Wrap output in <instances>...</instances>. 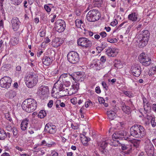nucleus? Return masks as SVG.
I'll return each mask as SVG.
<instances>
[{"instance_id": "obj_5", "label": "nucleus", "mask_w": 156, "mask_h": 156, "mask_svg": "<svg viewBox=\"0 0 156 156\" xmlns=\"http://www.w3.org/2000/svg\"><path fill=\"white\" fill-rule=\"evenodd\" d=\"M60 80L59 79V80L54 84L52 90V94L54 93H55L56 95L57 94L58 96H56V98L62 97L61 93H62L63 90L65 89V87H63V83L60 81Z\"/></svg>"}, {"instance_id": "obj_3", "label": "nucleus", "mask_w": 156, "mask_h": 156, "mask_svg": "<svg viewBox=\"0 0 156 156\" xmlns=\"http://www.w3.org/2000/svg\"><path fill=\"white\" fill-rule=\"evenodd\" d=\"M26 84L27 86L30 88H31L36 86L38 81L37 75L34 73L28 74L25 77Z\"/></svg>"}, {"instance_id": "obj_55", "label": "nucleus", "mask_w": 156, "mask_h": 156, "mask_svg": "<svg viewBox=\"0 0 156 156\" xmlns=\"http://www.w3.org/2000/svg\"><path fill=\"white\" fill-rule=\"evenodd\" d=\"M118 21L116 19H115V20L112 22L110 25L111 26H112L113 27L115 26H116L118 24Z\"/></svg>"}, {"instance_id": "obj_38", "label": "nucleus", "mask_w": 156, "mask_h": 156, "mask_svg": "<svg viewBox=\"0 0 156 156\" xmlns=\"http://www.w3.org/2000/svg\"><path fill=\"white\" fill-rule=\"evenodd\" d=\"M7 137L6 133L3 130L0 131V140H4Z\"/></svg>"}, {"instance_id": "obj_13", "label": "nucleus", "mask_w": 156, "mask_h": 156, "mask_svg": "<svg viewBox=\"0 0 156 156\" xmlns=\"http://www.w3.org/2000/svg\"><path fill=\"white\" fill-rule=\"evenodd\" d=\"M126 135V131L120 130L115 132L112 135V138L113 140L117 139L122 138H123L124 139L128 141L130 140V138L128 137L124 136Z\"/></svg>"}, {"instance_id": "obj_14", "label": "nucleus", "mask_w": 156, "mask_h": 156, "mask_svg": "<svg viewBox=\"0 0 156 156\" xmlns=\"http://www.w3.org/2000/svg\"><path fill=\"white\" fill-rule=\"evenodd\" d=\"M72 78L71 75L69 73H64L62 74L59 77V80L62 79V83L64 82V85L66 87H69L70 84V83L69 81L71 80Z\"/></svg>"}, {"instance_id": "obj_54", "label": "nucleus", "mask_w": 156, "mask_h": 156, "mask_svg": "<svg viewBox=\"0 0 156 156\" xmlns=\"http://www.w3.org/2000/svg\"><path fill=\"white\" fill-rule=\"evenodd\" d=\"M100 151L105 155L108 154V151L106 148L103 149L102 150H100Z\"/></svg>"}, {"instance_id": "obj_12", "label": "nucleus", "mask_w": 156, "mask_h": 156, "mask_svg": "<svg viewBox=\"0 0 156 156\" xmlns=\"http://www.w3.org/2000/svg\"><path fill=\"white\" fill-rule=\"evenodd\" d=\"M12 82V80L9 77L5 76L0 80V86L3 88L9 87Z\"/></svg>"}, {"instance_id": "obj_41", "label": "nucleus", "mask_w": 156, "mask_h": 156, "mask_svg": "<svg viewBox=\"0 0 156 156\" xmlns=\"http://www.w3.org/2000/svg\"><path fill=\"white\" fill-rule=\"evenodd\" d=\"M12 3L15 5H19L22 2V0H12Z\"/></svg>"}, {"instance_id": "obj_24", "label": "nucleus", "mask_w": 156, "mask_h": 156, "mask_svg": "<svg viewBox=\"0 0 156 156\" xmlns=\"http://www.w3.org/2000/svg\"><path fill=\"white\" fill-rule=\"evenodd\" d=\"M42 62L46 66H49L51 64L52 62V59L48 56H44L43 57Z\"/></svg>"}, {"instance_id": "obj_8", "label": "nucleus", "mask_w": 156, "mask_h": 156, "mask_svg": "<svg viewBox=\"0 0 156 156\" xmlns=\"http://www.w3.org/2000/svg\"><path fill=\"white\" fill-rule=\"evenodd\" d=\"M139 60L142 64L145 66H149L151 63V58L144 53H142L139 57Z\"/></svg>"}, {"instance_id": "obj_29", "label": "nucleus", "mask_w": 156, "mask_h": 156, "mask_svg": "<svg viewBox=\"0 0 156 156\" xmlns=\"http://www.w3.org/2000/svg\"><path fill=\"white\" fill-rule=\"evenodd\" d=\"M110 141L108 140L107 141L105 140V141H102L101 143H100L99 145L100 150L106 148V147L107 146L108 144H109Z\"/></svg>"}, {"instance_id": "obj_33", "label": "nucleus", "mask_w": 156, "mask_h": 156, "mask_svg": "<svg viewBox=\"0 0 156 156\" xmlns=\"http://www.w3.org/2000/svg\"><path fill=\"white\" fill-rule=\"evenodd\" d=\"M122 107V110L126 113L129 114L130 113V108L129 107L123 105Z\"/></svg>"}, {"instance_id": "obj_51", "label": "nucleus", "mask_w": 156, "mask_h": 156, "mask_svg": "<svg viewBox=\"0 0 156 156\" xmlns=\"http://www.w3.org/2000/svg\"><path fill=\"white\" fill-rule=\"evenodd\" d=\"M144 109L145 110L146 109L147 110H148L149 108H150V106L148 102L146 103L145 104H144Z\"/></svg>"}, {"instance_id": "obj_19", "label": "nucleus", "mask_w": 156, "mask_h": 156, "mask_svg": "<svg viewBox=\"0 0 156 156\" xmlns=\"http://www.w3.org/2000/svg\"><path fill=\"white\" fill-rule=\"evenodd\" d=\"M11 23L13 30L14 31L17 30L19 28V26L20 24L18 18L17 17L13 18L11 20Z\"/></svg>"}, {"instance_id": "obj_37", "label": "nucleus", "mask_w": 156, "mask_h": 156, "mask_svg": "<svg viewBox=\"0 0 156 156\" xmlns=\"http://www.w3.org/2000/svg\"><path fill=\"white\" fill-rule=\"evenodd\" d=\"M46 115V112L44 110H41L37 115L38 117L40 119L44 118Z\"/></svg>"}, {"instance_id": "obj_10", "label": "nucleus", "mask_w": 156, "mask_h": 156, "mask_svg": "<svg viewBox=\"0 0 156 156\" xmlns=\"http://www.w3.org/2000/svg\"><path fill=\"white\" fill-rule=\"evenodd\" d=\"M145 150L148 156H151L154 154V147L150 140L147 139L145 142Z\"/></svg>"}, {"instance_id": "obj_40", "label": "nucleus", "mask_w": 156, "mask_h": 156, "mask_svg": "<svg viewBox=\"0 0 156 156\" xmlns=\"http://www.w3.org/2000/svg\"><path fill=\"white\" fill-rule=\"evenodd\" d=\"M122 92L124 94L129 98H131L133 97L132 94L130 93V92L129 91L123 90Z\"/></svg>"}, {"instance_id": "obj_23", "label": "nucleus", "mask_w": 156, "mask_h": 156, "mask_svg": "<svg viewBox=\"0 0 156 156\" xmlns=\"http://www.w3.org/2000/svg\"><path fill=\"white\" fill-rule=\"evenodd\" d=\"M38 90L39 93H41L42 95L49 93V88L47 86L42 85L39 87Z\"/></svg>"}, {"instance_id": "obj_31", "label": "nucleus", "mask_w": 156, "mask_h": 156, "mask_svg": "<svg viewBox=\"0 0 156 156\" xmlns=\"http://www.w3.org/2000/svg\"><path fill=\"white\" fill-rule=\"evenodd\" d=\"M7 96L10 98H12L16 95V92L14 90H10L6 94Z\"/></svg>"}, {"instance_id": "obj_42", "label": "nucleus", "mask_w": 156, "mask_h": 156, "mask_svg": "<svg viewBox=\"0 0 156 156\" xmlns=\"http://www.w3.org/2000/svg\"><path fill=\"white\" fill-rule=\"evenodd\" d=\"M107 41L108 42L111 43H116L118 41L116 38L112 39L110 38H108Z\"/></svg>"}, {"instance_id": "obj_32", "label": "nucleus", "mask_w": 156, "mask_h": 156, "mask_svg": "<svg viewBox=\"0 0 156 156\" xmlns=\"http://www.w3.org/2000/svg\"><path fill=\"white\" fill-rule=\"evenodd\" d=\"M67 91V90H66ZM77 92V90L73 87L72 85L70 87V90L69 91H66L65 92V95H68L70 96L73 94L76 93Z\"/></svg>"}, {"instance_id": "obj_28", "label": "nucleus", "mask_w": 156, "mask_h": 156, "mask_svg": "<svg viewBox=\"0 0 156 156\" xmlns=\"http://www.w3.org/2000/svg\"><path fill=\"white\" fill-rule=\"evenodd\" d=\"M18 41L19 40L16 37H13L10 39L9 44H10V47L15 46L18 43Z\"/></svg>"}, {"instance_id": "obj_60", "label": "nucleus", "mask_w": 156, "mask_h": 156, "mask_svg": "<svg viewBox=\"0 0 156 156\" xmlns=\"http://www.w3.org/2000/svg\"><path fill=\"white\" fill-rule=\"evenodd\" d=\"M53 105V101L51 100L49 101V102L48 104V106L49 108H51Z\"/></svg>"}, {"instance_id": "obj_49", "label": "nucleus", "mask_w": 156, "mask_h": 156, "mask_svg": "<svg viewBox=\"0 0 156 156\" xmlns=\"http://www.w3.org/2000/svg\"><path fill=\"white\" fill-rule=\"evenodd\" d=\"M56 145V144L53 142H50L49 143H47V144L45 145V146L48 147H51L54 146Z\"/></svg>"}, {"instance_id": "obj_52", "label": "nucleus", "mask_w": 156, "mask_h": 156, "mask_svg": "<svg viewBox=\"0 0 156 156\" xmlns=\"http://www.w3.org/2000/svg\"><path fill=\"white\" fill-rule=\"evenodd\" d=\"M34 128H29L28 130V132L30 134H32L34 133Z\"/></svg>"}, {"instance_id": "obj_36", "label": "nucleus", "mask_w": 156, "mask_h": 156, "mask_svg": "<svg viewBox=\"0 0 156 156\" xmlns=\"http://www.w3.org/2000/svg\"><path fill=\"white\" fill-rule=\"evenodd\" d=\"M112 139L113 141L111 143H109L110 145L115 147L120 146L121 144L119 140H116V139Z\"/></svg>"}, {"instance_id": "obj_63", "label": "nucleus", "mask_w": 156, "mask_h": 156, "mask_svg": "<svg viewBox=\"0 0 156 156\" xmlns=\"http://www.w3.org/2000/svg\"><path fill=\"white\" fill-rule=\"evenodd\" d=\"M106 60V57L105 56H102L100 59V61L103 62H105Z\"/></svg>"}, {"instance_id": "obj_44", "label": "nucleus", "mask_w": 156, "mask_h": 156, "mask_svg": "<svg viewBox=\"0 0 156 156\" xmlns=\"http://www.w3.org/2000/svg\"><path fill=\"white\" fill-rule=\"evenodd\" d=\"M44 9L48 12H51V9L50 7L47 5H44Z\"/></svg>"}, {"instance_id": "obj_43", "label": "nucleus", "mask_w": 156, "mask_h": 156, "mask_svg": "<svg viewBox=\"0 0 156 156\" xmlns=\"http://www.w3.org/2000/svg\"><path fill=\"white\" fill-rule=\"evenodd\" d=\"M66 90H67V91H69V90H70V88H69V87L68 88V87H66V88H65V89H64V90H63V92H62V93H61V94H62V97H63L64 96H66L68 95H65V92H66Z\"/></svg>"}, {"instance_id": "obj_59", "label": "nucleus", "mask_w": 156, "mask_h": 156, "mask_svg": "<svg viewBox=\"0 0 156 156\" xmlns=\"http://www.w3.org/2000/svg\"><path fill=\"white\" fill-rule=\"evenodd\" d=\"M98 101L100 104L104 103L105 102V100L102 98H99L98 99Z\"/></svg>"}, {"instance_id": "obj_9", "label": "nucleus", "mask_w": 156, "mask_h": 156, "mask_svg": "<svg viewBox=\"0 0 156 156\" xmlns=\"http://www.w3.org/2000/svg\"><path fill=\"white\" fill-rule=\"evenodd\" d=\"M77 43L79 45L85 48L90 47L92 45L91 41L85 37L79 38L77 40Z\"/></svg>"}, {"instance_id": "obj_6", "label": "nucleus", "mask_w": 156, "mask_h": 156, "mask_svg": "<svg viewBox=\"0 0 156 156\" xmlns=\"http://www.w3.org/2000/svg\"><path fill=\"white\" fill-rule=\"evenodd\" d=\"M100 14L98 10L94 9L90 10L87 15V20L90 22H95L100 19Z\"/></svg>"}, {"instance_id": "obj_18", "label": "nucleus", "mask_w": 156, "mask_h": 156, "mask_svg": "<svg viewBox=\"0 0 156 156\" xmlns=\"http://www.w3.org/2000/svg\"><path fill=\"white\" fill-rule=\"evenodd\" d=\"M71 75L74 80L79 81L80 79L85 77V73L83 72H77L73 73Z\"/></svg>"}, {"instance_id": "obj_46", "label": "nucleus", "mask_w": 156, "mask_h": 156, "mask_svg": "<svg viewBox=\"0 0 156 156\" xmlns=\"http://www.w3.org/2000/svg\"><path fill=\"white\" fill-rule=\"evenodd\" d=\"M80 20H77L75 21V24L76 27L78 28H80L81 26L82 23L79 22Z\"/></svg>"}, {"instance_id": "obj_53", "label": "nucleus", "mask_w": 156, "mask_h": 156, "mask_svg": "<svg viewBox=\"0 0 156 156\" xmlns=\"http://www.w3.org/2000/svg\"><path fill=\"white\" fill-rule=\"evenodd\" d=\"M91 105H92V102L90 100H89V101L85 103V106L86 108L88 107Z\"/></svg>"}, {"instance_id": "obj_34", "label": "nucleus", "mask_w": 156, "mask_h": 156, "mask_svg": "<svg viewBox=\"0 0 156 156\" xmlns=\"http://www.w3.org/2000/svg\"><path fill=\"white\" fill-rule=\"evenodd\" d=\"M119 150V149L118 148L115 149H111V151L112 152V156H118L119 154H120L118 153Z\"/></svg>"}, {"instance_id": "obj_30", "label": "nucleus", "mask_w": 156, "mask_h": 156, "mask_svg": "<svg viewBox=\"0 0 156 156\" xmlns=\"http://www.w3.org/2000/svg\"><path fill=\"white\" fill-rule=\"evenodd\" d=\"M140 143V140H133L132 142V144L130 145L132 148V150H134L133 147H134L137 148L139 147Z\"/></svg>"}, {"instance_id": "obj_1", "label": "nucleus", "mask_w": 156, "mask_h": 156, "mask_svg": "<svg viewBox=\"0 0 156 156\" xmlns=\"http://www.w3.org/2000/svg\"><path fill=\"white\" fill-rule=\"evenodd\" d=\"M130 135L133 136L138 138H141L146 134V131L142 126L136 124L132 126L130 128Z\"/></svg>"}, {"instance_id": "obj_2", "label": "nucleus", "mask_w": 156, "mask_h": 156, "mask_svg": "<svg viewBox=\"0 0 156 156\" xmlns=\"http://www.w3.org/2000/svg\"><path fill=\"white\" fill-rule=\"evenodd\" d=\"M21 106L23 110L27 112L30 113L37 108V103L34 99L28 98L23 101Z\"/></svg>"}, {"instance_id": "obj_25", "label": "nucleus", "mask_w": 156, "mask_h": 156, "mask_svg": "<svg viewBox=\"0 0 156 156\" xmlns=\"http://www.w3.org/2000/svg\"><path fill=\"white\" fill-rule=\"evenodd\" d=\"M121 149L122 150H127V151L125 152V153L126 154H129L132 152V148L130 145L121 144Z\"/></svg>"}, {"instance_id": "obj_50", "label": "nucleus", "mask_w": 156, "mask_h": 156, "mask_svg": "<svg viewBox=\"0 0 156 156\" xmlns=\"http://www.w3.org/2000/svg\"><path fill=\"white\" fill-rule=\"evenodd\" d=\"M107 46L108 44H107V43L105 42H104L102 43L101 47H100L101 48L102 50H103L105 48L107 47Z\"/></svg>"}, {"instance_id": "obj_21", "label": "nucleus", "mask_w": 156, "mask_h": 156, "mask_svg": "<svg viewBox=\"0 0 156 156\" xmlns=\"http://www.w3.org/2000/svg\"><path fill=\"white\" fill-rule=\"evenodd\" d=\"M90 67L95 68L96 70H99L104 67L102 66L100 62L98 59L94 60L93 63L90 65Z\"/></svg>"}, {"instance_id": "obj_48", "label": "nucleus", "mask_w": 156, "mask_h": 156, "mask_svg": "<svg viewBox=\"0 0 156 156\" xmlns=\"http://www.w3.org/2000/svg\"><path fill=\"white\" fill-rule=\"evenodd\" d=\"M101 84L103 88L106 90H107L108 89V86H107L106 83L105 82L103 81L101 83Z\"/></svg>"}, {"instance_id": "obj_22", "label": "nucleus", "mask_w": 156, "mask_h": 156, "mask_svg": "<svg viewBox=\"0 0 156 156\" xmlns=\"http://www.w3.org/2000/svg\"><path fill=\"white\" fill-rule=\"evenodd\" d=\"M63 42V41L61 38L56 37L53 40L51 45L53 47L57 48L62 44Z\"/></svg>"}, {"instance_id": "obj_45", "label": "nucleus", "mask_w": 156, "mask_h": 156, "mask_svg": "<svg viewBox=\"0 0 156 156\" xmlns=\"http://www.w3.org/2000/svg\"><path fill=\"white\" fill-rule=\"evenodd\" d=\"M12 132L13 135L14 137H16L18 134V131L17 129L16 128H13L12 129Z\"/></svg>"}, {"instance_id": "obj_27", "label": "nucleus", "mask_w": 156, "mask_h": 156, "mask_svg": "<svg viewBox=\"0 0 156 156\" xmlns=\"http://www.w3.org/2000/svg\"><path fill=\"white\" fill-rule=\"evenodd\" d=\"M29 122V120L27 119H24L22 121L21 124V128L22 130L24 131L26 129Z\"/></svg>"}, {"instance_id": "obj_58", "label": "nucleus", "mask_w": 156, "mask_h": 156, "mask_svg": "<svg viewBox=\"0 0 156 156\" xmlns=\"http://www.w3.org/2000/svg\"><path fill=\"white\" fill-rule=\"evenodd\" d=\"M99 34L102 38L105 37L107 35L105 31H103L101 32Z\"/></svg>"}, {"instance_id": "obj_57", "label": "nucleus", "mask_w": 156, "mask_h": 156, "mask_svg": "<svg viewBox=\"0 0 156 156\" xmlns=\"http://www.w3.org/2000/svg\"><path fill=\"white\" fill-rule=\"evenodd\" d=\"M117 126H120V127L119 129H122V128L124 127V124L123 122H119L117 124Z\"/></svg>"}, {"instance_id": "obj_61", "label": "nucleus", "mask_w": 156, "mask_h": 156, "mask_svg": "<svg viewBox=\"0 0 156 156\" xmlns=\"http://www.w3.org/2000/svg\"><path fill=\"white\" fill-rule=\"evenodd\" d=\"M95 92L97 94L101 93V90L99 87L98 86L95 88Z\"/></svg>"}, {"instance_id": "obj_11", "label": "nucleus", "mask_w": 156, "mask_h": 156, "mask_svg": "<svg viewBox=\"0 0 156 156\" xmlns=\"http://www.w3.org/2000/svg\"><path fill=\"white\" fill-rule=\"evenodd\" d=\"M66 28V23L65 21L62 20H59L55 22V28L56 31L59 33L63 32Z\"/></svg>"}, {"instance_id": "obj_64", "label": "nucleus", "mask_w": 156, "mask_h": 156, "mask_svg": "<svg viewBox=\"0 0 156 156\" xmlns=\"http://www.w3.org/2000/svg\"><path fill=\"white\" fill-rule=\"evenodd\" d=\"M8 37H6L3 40V43H5V45L6 46H7V42H8Z\"/></svg>"}, {"instance_id": "obj_16", "label": "nucleus", "mask_w": 156, "mask_h": 156, "mask_svg": "<svg viewBox=\"0 0 156 156\" xmlns=\"http://www.w3.org/2000/svg\"><path fill=\"white\" fill-rule=\"evenodd\" d=\"M131 71L132 74L134 76L138 77L141 73V68L139 65H135L131 67Z\"/></svg>"}, {"instance_id": "obj_39", "label": "nucleus", "mask_w": 156, "mask_h": 156, "mask_svg": "<svg viewBox=\"0 0 156 156\" xmlns=\"http://www.w3.org/2000/svg\"><path fill=\"white\" fill-rule=\"evenodd\" d=\"M90 138L84 136V137L81 140V141L83 144L86 145L87 144V142L90 141Z\"/></svg>"}, {"instance_id": "obj_17", "label": "nucleus", "mask_w": 156, "mask_h": 156, "mask_svg": "<svg viewBox=\"0 0 156 156\" xmlns=\"http://www.w3.org/2000/svg\"><path fill=\"white\" fill-rule=\"evenodd\" d=\"M57 129L56 126L53 125H51L47 123L45 125L44 131L45 132L51 134H53L56 133Z\"/></svg>"}, {"instance_id": "obj_26", "label": "nucleus", "mask_w": 156, "mask_h": 156, "mask_svg": "<svg viewBox=\"0 0 156 156\" xmlns=\"http://www.w3.org/2000/svg\"><path fill=\"white\" fill-rule=\"evenodd\" d=\"M138 16L137 13L135 12H133L128 15V18L132 21H135L137 20Z\"/></svg>"}, {"instance_id": "obj_15", "label": "nucleus", "mask_w": 156, "mask_h": 156, "mask_svg": "<svg viewBox=\"0 0 156 156\" xmlns=\"http://www.w3.org/2000/svg\"><path fill=\"white\" fill-rule=\"evenodd\" d=\"M118 111V108L114 107L111 109H109L107 111V114L108 118L109 120H113L115 119L117 116L116 113Z\"/></svg>"}, {"instance_id": "obj_35", "label": "nucleus", "mask_w": 156, "mask_h": 156, "mask_svg": "<svg viewBox=\"0 0 156 156\" xmlns=\"http://www.w3.org/2000/svg\"><path fill=\"white\" fill-rule=\"evenodd\" d=\"M114 67L117 68H122V65L121 62L118 60H115L114 61Z\"/></svg>"}, {"instance_id": "obj_7", "label": "nucleus", "mask_w": 156, "mask_h": 156, "mask_svg": "<svg viewBox=\"0 0 156 156\" xmlns=\"http://www.w3.org/2000/svg\"><path fill=\"white\" fill-rule=\"evenodd\" d=\"M67 59L70 62L73 64L76 63L79 61V55L75 51H70L68 54Z\"/></svg>"}, {"instance_id": "obj_47", "label": "nucleus", "mask_w": 156, "mask_h": 156, "mask_svg": "<svg viewBox=\"0 0 156 156\" xmlns=\"http://www.w3.org/2000/svg\"><path fill=\"white\" fill-rule=\"evenodd\" d=\"M79 83H76V82L74 84L72 85L73 87L76 89L77 91L78 89H79Z\"/></svg>"}, {"instance_id": "obj_62", "label": "nucleus", "mask_w": 156, "mask_h": 156, "mask_svg": "<svg viewBox=\"0 0 156 156\" xmlns=\"http://www.w3.org/2000/svg\"><path fill=\"white\" fill-rule=\"evenodd\" d=\"M126 22H124L121 23L119 26L118 27H116V30H120V28L122 27L123 24L125 23Z\"/></svg>"}, {"instance_id": "obj_56", "label": "nucleus", "mask_w": 156, "mask_h": 156, "mask_svg": "<svg viewBox=\"0 0 156 156\" xmlns=\"http://www.w3.org/2000/svg\"><path fill=\"white\" fill-rule=\"evenodd\" d=\"M40 35L41 37H44L45 35V31L42 29L40 30Z\"/></svg>"}, {"instance_id": "obj_20", "label": "nucleus", "mask_w": 156, "mask_h": 156, "mask_svg": "<svg viewBox=\"0 0 156 156\" xmlns=\"http://www.w3.org/2000/svg\"><path fill=\"white\" fill-rule=\"evenodd\" d=\"M106 52L108 56L115 57L118 54V50L115 48L109 47L106 51Z\"/></svg>"}, {"instance_id": "obj_4", "label": "nucleus", "mask_w": 156, "mask_h": 156, "mask_svg": "<svg viewBox=\"0 0 156 156\" xmlns=\"http://www.w3.org/2000/svg\"><path fill=\"white\" fill-rule=\"evenodd\" d=\"M149 31L147 30L142 31V33L139 35L140 39H139L137 41L140 48H143L147 44L149 38Z\"/></svg>"}]
</instances>
